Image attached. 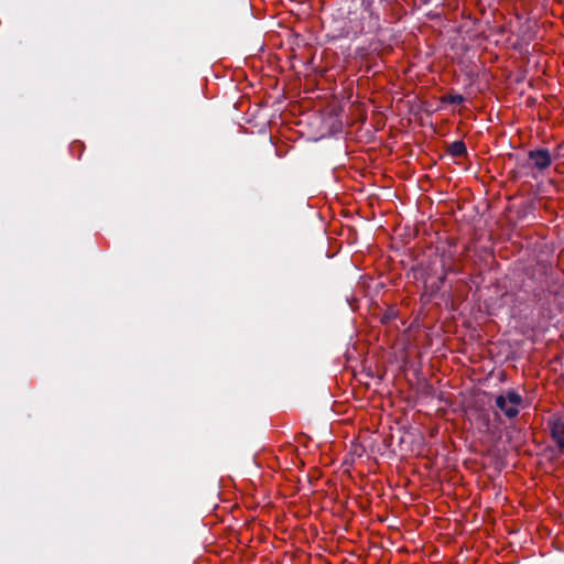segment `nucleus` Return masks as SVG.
<instances>
[{
    "mask_svg": "<svg viewBox=\"0 0 564 564\" xmlns=\"http://www.w3.org/2000/svg\"><path fill=\"white\" fill-rule=\"evenodd\" d=\"M522 397L514 390H507L495 399V406L508 419L516 417L522 405Z\"/></svg>",
    "mask_w": 564,
    "mask_h": 564,
    "instance_id": "f257e3e1",
    "label": "nucleus"
},
{
    "mask_svg": "<svg viewBox=\"0 0 564 564\" xmlns=\"http://www.w3.org/2000/svg\"><path fill=\"white\" fill-rule=\"evenodd\" d=\"M551 437L556 444L557 451L562 453L564 451V414L553 415L547 422Z\"/></svg>",
    "mask_w": 564,
    "mask_h": 564,
    "instance_id": "f03ea898",
    "label": "nucleus"
},
{
    "mask_svg": "<svg viewBox=\"0 0 564 564\" xmlns=\"http://www.w3.org/2000/svg\"><path fill=\"white\" fill-rule=\"evenodd\" d=\"M528 158L530 164L539 171L547 169L552 163L551 154L546 149L532 150Z\"/></svg>",
    "mask_w": 564,
    "mask_h": 564,
    "instance_id": "7ed1b4c3",
    "label": "nucleus"
},
{
    "mask_svg": "<svg viewBox=\"0 0 564 564\" xmlns=\"http://www.w3.org/2000/svg\"><path fill=\"white\" fill-rule=\"evenodd\" d=\"M449 153L454 156H463L466 153V145L463 141H455L449 145Z\"/></svg>",
    "mask_w": 564,
    "mask_h": 564,
    "instance_id": "20e7f679",
    "label": "nucleus"
},
{
    "mask_svg": "<svg viewBox=\"0 0 564 564\" xmlns=\"http://www.w3.org/2000/svg\"><path fill=\"white\" fill-rule=\"evenodd\" d=\"M448 101L451 104L460 105L464 101V97L462 95H452L448 97Z\"/></svg>",
    "mask_w": 564,
    "mask_h": 564,
    "instance_id": "39448f33",
    "label": "nucleus"
}]
</instances>
